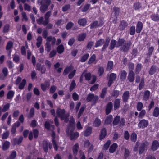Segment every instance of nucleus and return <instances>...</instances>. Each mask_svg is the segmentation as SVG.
Listing matches in <instances>:
<instances>
[{"mask_svg":"<svg viewBox=\"0 0 159 159\" xmlns=\"http://www.w3.org/2000/svg\"><path fill=\"white\" fill-rule=\"evenodd\" d=\"M76 70H74L70 72L68 75V77L69 79H72L75 75Z\"/></svg>","mask_w":159,"mask_h":159,"instance_id":"nucleus-54","label":"nucleus"},{"mask_svg":"<svg viewBox=\"0 0 159 159\" xmlns=\"http://www.w3.org/2000/svg\"><path fill=\"white\" fill-rule=\"evenodd\" d=\"M85 110V107L84 106H82L80 109V111L78 113V118H80L82 114L83 113V112Z\"/></svg>","mask_w":159,"mask_h":159,"instance_id":"nucleus-63","label":"nucleus"},{"mask_svg":"<svg viewBox=\"0 0 159 159\" xmlns=\"http://www.w3.org/2000/svg\"><path fill=\"white\" fill-rule=\"evenodd\" d=\"M72 119L69 121V125L67 126L66 132H68L70 129L75 130V121L73 116Z\"/></svg>","mask_w":159,"mask_h":159,"instance_id":"nucleus-6","label":"nucleus"},{"mask_svg":"<svg viewBox=\"0 0 159 159\" xmlns=\"http://www.w3.org/2000/svg\"><path fill=\"white\" fill-rule=\"evenodd\" d=\"M79 148V146L78 143L75 144L72 147V149L73 154L75 157H76Z\"/></svg>","mask_w":159,"mask_h":159,"instance_id":"nucleus-13","label":"nucleus"},{"mask_svg":"<svg viewBox=\"0 0 159 159\" xmlns=\"http://www.w3.org/2000/svg\"><path fill=\"white\" fill-rule=\"evenodd\" d=\"M66 111L64 109H61L60 108H57L56 110V114L58 116L61 118V120H64L66 123H67L69 121V113L65 114Z\"/></svg>","mask_w":159,"mask_h":159,"instance_id":"nucleus-1","label":"nucleus"},{"mask_svg":"<svg viewBox=\"0 0 159 159\" xmlns=\"http://www.w3.org/2000/svg\"><path fill=\"white\" fill-rule=\"evenodd\" d=\"M34 114V110L33 107H32L30 110L29 113V114L27 118L29 119H30L33 117Z\"/></svg>","mask_w":159,"mask_h":159,"instance_id":"nucleus-35","label":"nucleus"},{"mask_svg":"<svg viewBox=\"0 0 159 159\" xmlns=\"http://www.w3.org/2000/svg\"><path fill=\"white\" fill-rule=\"evenodd\" d=\"M159 147V143L157 140H154L152 143L151 149L153 151L157 150Z\"/></svg>","mask_w":159,"mask_h":159,"instance_id":"nucleus-19","label":"nucleus"},{"mask_svg":"<svg viewBox=\"0 0 159 159\" xmlns=\"http://www.w3.org/2000/svg\"><path fill=\"white\" fill-rule=\"evenodd\" d=\"M74 25V23L71 21L68 22L66 26V29L69 30L71 29Z\"/></svg>","mask_w":159,"mask_h":159,"instance_id":"nucleus-56","label":"nucleus"},{"mask_svg":"<svg viewBox=\"0 0 159 159\" xmlns=\"http://www.w3.org/2000/svg\"><path fill=\"white\" fill-rule=\"evenodd\" d=\"M89 56V54L88 53L84 54L81 58L80 61L81 62H85L88 59Z\"/></svg>","mask_w":159,"mask_h":159,"instance_id":"nucleus-26","label":"nucleus"},{"mask_svg":"<svg viewBox=\"0 0 159 159\" xmlns=\"http://www.w3.org/2000/svg\"><path fill=\"white\" fill-rule=\"evenodd\" d=\"M51 3V0H41L40 2L41 6L39 9L40 11L42 13L45 12Z\"/></svg>","mask_w":159,"mask_h":159,"instance_id":"nucleus-2","label":"nucleus"},{"mask_svg":"<svg viewBox=\"0 0 159 159\" xmlns=\"http://www.w3.org/2000/svg\"><path fill=\"white\" fill-rule=\"evenodd\" d=\"M120 120V116H117L114 119L113 122V125H116L119 122Z\"/></svg>","mask_w":159,"mask_h":159,"instance_id":"nucleus-60","label":"nucleus"},{"mask_svg":"<svg viewBox=\"0 0 159 159\" xmlns=\"http://www.w3.org/2000/svg\"><path fill=\"white\" fill-rule=\"evenodd\" d=\"M36 70L39 71H40L41 73L44 74L46 71V68L44 65H41V63H37L36 65Z\"/></svg>","mask_w":159,"mask_h":159,"instance_id":"nucleus-7","label":"nucleus"},{"mask_svg":"<svg viewBox=\"0 0 159 159\" xmlns=\"http://www.w3.org/2000/svg\"><path fill=\"white\" fill-rule=\"evenodd\" d=\"M10 25L8 24L5 25L3 27V32L6 33L8 32L9 31Z\"/></svg>","mask_w":159,"mask_h":159,"instance_id":"nucleus-43","label":"nucleus"},{"mask_svg":"<svg viewBox=\"0 0 159 159\" xmlns=\"http://www.w3.org/2000/svg\"><path fill=\"white\" fill-rule=\"evenodd\" d=\"M117 144L116 143H113L110 147V152L112 153L115 152L117 147Z\"/></svg>","mask_w":159,"mask_h":159,"instance_id":"nucleus-34","label":"nucleus"},{"mask_svg":"<svg viewBox=\"0 0 159 159\" xmlns=\"http://www.w3.org/2000/svg\"><path fill=\"white\" fill-rule=\"evenodd\" d=\"M71 68L70 66H67L66 67L65 69L64 72L63 73V75H66L70 71Z\"/></svg>","mask_w":159,"mask_h":159,"instance_id":"nucleus-57","label":"nucleus"},{"mask_svg":"<svg viewBox=\"0 0 159 159\" xmlns=\"http://www.w3.org/2000/svg\"><path fill=\"white\" fill-rule=\"evenodd\" d=\"M150 95V92L149 91L146 90L145 91L143 99L145 100H147L149 98Z\"/></svg>","mask_w":159,"mask_h":159,"instance_id":"nucleus-48","label":"nucleus"},{"mask_svg":"<svg viewBox=\"0 0 159 159\" xmlns=\"http://www.w3.org/2000/svg\"><path fill=\"white\" fill-rule=\"evenodd\" d=\"M104 71V68L102 66L100 67L98 69V73L99 76H102Z\"/></svg>","mask_w":159,"mask_h":159,"instance_id":"nucleus-62","label":"nucleus"},{"mask_svg":"<svg viewBox=\"0 0 159 159\" xmlns=\"http://www.w3.org/2000/svg\"><path fill=\"white\" fill-rule=\"evenodd\" d=\"M10 143L9 141H6L4 142L2 146V149L3 151L7 150L9 148Z\"/></svg>","mask_w":159,"mask_h":159,"instance_id":"nucleus-21","label":"nucleus"},{"mask_svg":"<svg viewBox=\"0 0 159 159\" xmlns=\"http://www.w3.org/2000/svg\"><path fill=\"white\" fill-rule=\"evenodd\" d=\"M148 143L147 142L142 143L139 148V154H142L145 150H147L148 147Z\"/></svg>","mask_w":159,"mask_h":159,"instance_id":"nucleus-5","label":"nucleus"},{"mask_svg":"<svg viewBox=\"0 0 159 159\" xmlns=\"http://www.w3.org/2000/svg\"><path fill=\"white\" fill-rule=\"evenodd\" d=\"M10 105V104L9 103H7L5 105L3 106L2 108V112H4L7 111L9 109Z\"/></svg>","mask_w":159,"mask_h":159,"instance_id":"nucleus-44","label":"nucleus"},{"mask_svg":"<svg viewBox=\"0 0 159 159\" xmlns=\"http://www.w3.org/2000/svg\"><path fill=\"white\" fill-rule=\"evenodd\" d=\"M129 96V92L128 91H125L123 94L122 97L123 102H127Z\"/></svg>","mask_w":159,"mask_h":159,"instance_id":"nucleus-14","label":"nucleus"},{"mask_svg":"<svg viewBox=\"0 0 159 159\" xmlns=\"http://www.w3.org/2000/svg\"><path fill=\"white\" fill-rule=\"evenodd\" d=\"M50 85L49 81L46 80L44 83L41 84V88L42 90L43 91H45L47 88H48Z\"/></svg>","mask_w":159,"mask_h":159,"instance_id":"nucleus-10","label":"nucleus"},{"mask_svg":"<svg viewBox=\"0 0 159 159\" xmlns=\"http://www.w3.org/2000/svg\"><path fill=\"white\" fill-rule=\"evenodd\" d=\"M94 98V94L93 93L89 94L86 98V101L88 102H90L92 101Z\"/></svg>","mask_w":159,"mask_h":159,"instance_id":"nucleus-42","label":"nucleus"},{"mask_svg":"<svg viewBox=\"0 0 159 159\" xmlns=\"http://www.w3.org/2000/svg\"><path fill=\"white\" fill-rule=\"evenodd\" d=\"M107 88L105 87L102 91V92L100 95V97L101 98H104L105 95L107 93Z\"/></svg>","mask_w":159,"mask_h":159,"instance_id":"nucleus-53","label":"nucleus"},{"mask_svg":"<svg viewBox=\"0 0 159 159\" xmlns=\"http://www.w3.org/2000/svg\"><path fill=\"white\" fill-rule=\"evenodd\" d=\"M23 140V137L21 136L18 139L16 138H15L13 139V141L14 143L18 145H20L22 142Z\"/></svg>","mask_w":159,"mask_h":159,"instance_id":"nucleus-22","label":"nucleus"},{"mask_svg":"<svg viewBox=\"0 0 159 159\" xmlns=\"http://www.w3.org/2000/svg\"><path fill=\"white\" fill-rule=\"evenodd\" d=\"M70 7V4L65 5L62 7V10L63 12H66L69 9Z\"/></svg>","mask_w":159,"mask_h":159,"instance_id":"nucleus-58","label":"nucleus"},{"mask_svg":"<svg viewBox=\"0 0 159 159\" xmlns=\"http://www.w3.org/2000/svg\"><path fill=\"white\" fill-rule=\"evenodd\" d=\"M105 42V40L102 39H100L95 43V47L96 48L102 46Z\"/></svg>","mask_w":159,"mask_h":159,"instance_id":"nucleus-23","label":"nucleus"},{"mask_svg":"<svg viewBox=\"0 0 159 159\" xmlns=\"http://www.w3.org/2000/svg\"><path fill=\"white\" fill-rule=\"evenodd\" d=\"M91 5L90 4H87L84 5V7L82 8L81 11L82 12H85L87 11L90 7Z\"/></svg>","mask_w":159,"mask_h":159,"instance_id":"nucleus-46","label":"nucleus"},{"mask_svg":"<svg viewBox=\"0 0 159 159\" xmlns=\"http://www.w3.org/2000/svg\"><path fill=\"white\" fill-rule=\"evenodd\" d=\"M74 130L70 129L68 131V132H66L67 135L69 136L71 140H75L79 136V133L77 131L74 132Z\"/></svg>","mask_w":159,"mask_h":159,"instance_id":"nucleus-3","label":"nucleus"},{"mask_svg":"<svg viewBox=\"0 0 159 159\" xmlns=\"http://www.w3.org/2000/svg\"><path fill=\"white\" fill-rule=\"evenodd\" d=\"M51 14V11H49L47 12L45 15V20L44 21V24L47 25L49 22V17H50Z\"/></svg>","mask_w":159,"mask_h":159,"instance_id":"nucleus-11","label":"nucleus"},{"mask_svg":"<svg viewBox=\"0 0 159 159\" xmlns=\"http://www.w3.org/2000/svg\"><path fill=\"white\" fill-rule=\"evenodd\" d=\"M157 68V66L155 65L152 66L149 71V74L151 75L154 74L155 73Z\"/></svg>","mask_w":159,"mask_h":159,"instance_id":"nucleus-28","label":"nucleus"},{"mask_svg":"<svg viewBox=\"0 0 159 159\" xmlns=\"http://www.w3.org/2000/svg\"><path fill=\"white\" fill-rule=\"evenodd\" d=\"M153 115L156 117H158L159 115V108L156 107L153 111Z\"/></svg>","mask_w":159,"mask_h":159,"instance_id":"nucleus-37","label":"nucleus"},{"mask_svg":"<svg viewBox=\"0 0 159 159\" xmlns=\"http://www.w3.org/2000/svg\"><path fill=\"white\" fill-rule=\"evenodd\" d=\"M85 79L86 80L89 81L91 80V75L90 72L86 73L84 75Z\"/></svg>","mask_w":159,"mask_h":159,"instance_id":"nucleus-59","label":"nucleus"},{"mask_svg":"<svg viewBox=\"0 0 159 159\" xmlns=\"http://www.w3.org/2000/svg\"><path fill=\"white\" fill-rule=\"evenodd\" d=\"M116 78V75L114 73L110 74V85L112 83L113 81L115 80Z\"/></svg>","mask_w":159,"mask_h":159,"instance_id":"nucleus-32","label":"nucleus"},{"mask_svg":"<svg viewBox=\"0 0 159 159\" xmlns=\"http://www.w3.org/2000/svg\"><path fill=\"white\" fill-rule=\"evenodd\" d=\"M125 41V40L123 38L119 39L116 45V47H119L120 46H122L124 44Z\"/></svg>","mask_w":159,"mask_h":159,"instance_id":"nucleus-25","label":"nucleus"},{"mask_svg":"<svg viewBox=\"0 0 159 159\" xmlns=\"http://www.w3.org/2000/svg\"><path fill=\"white\" fill-rule=\"evenodd\" d=\"M51 125L50 123L48 121H46L45 122L44 127L48 130H50Z\"/></svg>","mask_w":159,"mask_h":159,"instance_id":"nucleus-64","label":"nucleus"},{"mask_svg":"<svg viewBox=\"0 0 159 159\" xmlns=\"http://www.w3.org/2000/svg\"><path fill=\"white\" fill-rule=\"evenodd\" d=\"M101 124V121L100 119L98 117H97L95 120L94 123L93 125L96 127H99Z\"/></svg>","mask_w":159,"mask_h":159,"instance_id":"nucleus-30","label":"nucleus"},{"mask_svg":"<svg viewBox=\"0 0 159 159\" xmlns=\"http://www.w3.org/2000/svg\"><path fill=\"white\" fill-rule=\"evenodd\" d=\"M14 94L15 92L13 91H9L7 93V98L8 99L12 100V98L14 96Z\"/></svg>","mask_w":159,"mask_h":159,"instance_id":"nucleus-24","label":"nucleus"},{"mask_svg":"<svg viewBox=\"0 0 159 159\" xmlns=\"http://www.w3.org/2000/svg\"><path fill=\"white\" fill-rule=\"evenodd\" d=\"M154 50V47L153 46H151L148 49V52L147 54V55L148 57H150L151 55H152V52H153Z\"/></svg>","mask_w":159,"mask_h":159,"instance_id":"nucleus-50","label":"nucleus"},{"mask_svg":"<svg viewBox=\"0 0 159 159\" xmlns=\"http://www.w3.org/2000/svg\"><path fill=\"white\" fill-rule=\"evenodd\" d=\"M92 128L91 126L87 127L86 129L84 131V134L85 137L89 136L92 134Z\"/></svg>","mask_w":159,"mask_h":159,"instance_id":"nucleus-12","label":"nucleus"},{"mask_svg":"<svg viewBox=\"0 0 159 159\" xmlns=\"http://www.w3.org/2000/svg\"><path fill=\"white\" fill-rule=\"evenodd\" d=\"M135 74L134 72L131 70H130L129 72L128 76V79L130 82H133L134 81V79Z\"/></svg>","mask_w":159,"mask_h":159,"instance_id":"nucleus-18","label":"nucleus"},{"mask_svg":"<svg viewBox=\"0 0 159 159\" xmlns=\"http://www.w3.org/2000/svg\"><path fill=\"white\" fill-rule=\"evenodd\" d=\"M131 45V43L130 41H128L121 46V49L124 52H127L129 50Z\"/></svg>","mask_w":159,"mask_h":159,"instance_id":"nucleus-8","label":"nucleus"},{"mask_svg":"<svg viewBox=\"0 0 159 159\" xmlns=\"http://www.w3.org/2000/svg\"><path fill=\"white\" fill-rule=\"evenodd\" d=\"M127 26V23L124 21H121L119 26L120 29L123 30Z\"/></svg>","mask_w":159,"mask_h":159,"instance_id":"nucleus-47","label":"nucleus"},{"mask_svg":"<svg viewBox=\"0 0 159 159\" xmlns=\"http://www.w3.org/2000/svg\"><path fill=\"white\" fill-rule=\"evenodd\" d=\"M57 52L59 54H61L64 51V48L62 44L59 45L57 48Z\"/></svg>","mask_w":159,"mask_h":159,"instance_id":"nucleus-20","label":"nucleus"},{"mask_svg":"<svg viewBox=\"0 0 159 159\" xmlns=\"http://www.w3.org/2000/svg\"><path fill=\"white\" fill-rule=\"evenodd\" d=\"M87 21L85 18L80 19L78 21V24L80 26L84 27L86 25Z\"/></svg>","mask_w":159,"mask_h":159,"instance_id":"nucleus-15","label":"nucleus"},{"mask_svg":"<svg viewBox=\"0 0 159 159\" xmlns=\"http://www.w3.org/2000/svg\"><path fill=\"white\" fill-rule=\"evenodd\" d=\"M107 135L106 130L105 128H103L101 131L100 134L99 135V139L102 140Z\"/></svg>","mask_w":159,"mask_h":159,"instance_id":"nucleus-16","label":"nucleus"},{"mask_svg":"<svg viewBox=\"0 0 159 159\" xmlns=\"http://www.w3.org/2000/svg\"><path fill=\"white\" fill-rule=\"evenodd\" d=\"M26 80L25 79H23L21 83L19 85L18 87L19 89L20 90L23 89L26 84Z\"/></svg>","mask_w":159,"mask_h":159,"instance_id":"nucleus-33","label":"nucleus"},{"mask_svg":"<svg viewBox=\"0 0 159 159\" xmlns=\"http://www.w3.org/2000/svg\"><path fill=\"white\" fill-rule=\"evenodd\" d=\"M86 37V34L85 33H83L79 35L77 38V40L79 41H82L84 40Z\"/></svg>","mask_w":159,"mask_h":159,"instance_id":"nucleus-27","label":"nucleus"},{"mask_svg":"<svg viewBox=\"0 0 159 159\" xmlns=\"http://www.w3.org/2000/svg\"><path fill=\"white\" fill-rule=\"evenodd\" d=\"M127 73L125 70L122 71L120 74V78L122 81L125 80L126 78Z\"/></svg>","mask_w":159,"mask_h":159,"instance_id":"nucleus-41","label":"nucleus"},{"mask_svg":"<svg viewBox=\"0 0 159 159\" xmlns=\"http://www.w3.org/2000/svg\"><path fill=\"white\" fill-rule=\"evenodd\" d=\"M57 87L54 85H52L51 87L49 89V92L50 93H53L55 92Z\"/></svg>","mask_w":159,"mask_h":159,"instance_id":"nucleus-61","label":"nucleus"},{"mask_svg":"<svg viewBox=\"0 0 159 159\" xmlns=\"http://www.w3.org/2000/svg\"><path fill=\"white\" fill-rule=\"evenodd\" d=\"M44 18L42 16L39 19H37L36 20V21L37 23L39 25H43L44 26H46L47 25H45L44 23Z\"/></svg>","mask_w":159,"mask_h":159,"instance_id":"nucleus-45","label":"nucleus"},{"mask_svg":"<svg viewBox=\"0 0 159 159\" xmlns=\"http://www.w3.org/2000/svg\"><path fill=\"white\" fill-rule=\"evenodd\" d=\"M120 100L119 99H116L114 102V109L116 110L118 109L120 106Z\"/></svg>","mask_w":159,"mask_h":159,"instance_id":"nucleus-31","label":"nucleus"},{"mask_svg":"<svg viewBox=\"0 0 159 159\" xmlns=\"http://www.w3.org/2000/svg\"><path fill=\"white\" fill-rule=\"evenodd\" d=\"M9 132L8 131H7L5 132H4L2 135V139H6L9 137Z\"/></svg>","mask_w":159,"mask_h":159,"instance_id":"nucleus-52","label":"nucleus"},{"mask_svg":"<svg viewBox=\"0 0 159 159\" xmlns=\"http://www.w3.org/2000/svg\"><path fill=\"white\" fill-rule=\"evenodd\" d=\"M152 20L155 21H159V15L157 14H152L151 16Z\"/></svg>","mask_w":159,"mask_h":159,"instance_id":"nucleus-38","label":"nucleus"},{"mask_svg":"<svg viewBox=\"0 0 159 159\" xmlns=\"http://www.w3.org/2000/svg\"><path fill=\"white\" fill-rule=\"evenodd\" d=\"M143 27V24L140 21H138L136 25V32L137 33H140Z\"/></svg>","mask_w":159,"mask_h":159,"instance_id":"nucleus-17","label":"nucleus"},{"mask_svg":"<svg viewBox=\"0 0 159 159\" xmlns=\"http://www.w3.org/2000/svg\"><path fill=\"white\" fill-rule=\"evenodd\" d=\"M17 156L16 152L15 151L13 150L11 154L9 156V157L10 159H15Z\"/></svg>","mask_w":159,"mask_h":159,"instance_id":"nucleus-49","label":"nucleus"},{"mask_svg":"<svg viewBox=\"0 0 159 159\" xmlns=\"http://www.w3.org/2000/svg\"><path fill=\"white\" fill-rule=\"evenodd\" d=\"M13 46V43L11 41H9L6 46V49L7 51H9Z\"/></svg>","mask_w":159,"mask_h":159,"instance_id":"nucleus-39","label":"nucleus"},{"mask_svg":"<svg viewBox=\"0 0 159 159\" xmlns=\"http://www.w3.org/2000/svg\"><path fill=\"white\" fill-rule=\"evenodd\" d=\"M120 10L119 8L117 7H114L113 8V12L114 14L115 15L116 18H117V16H118Z\"/></svg>","mask_w":159,"mask_h":159,"instance_id":"nucleus-51","label":"nucleus"},{"mask_svg":"<svg viewBox=\"0 0 159 159\" xmlns=\"http://www.w3.org/2000/svg\"><path fill=\"white\" fill-rule=\"evenodd\" d=\"M52 145L50 142H48L47 140H44L43 142V148L45 153H47L48 152V148L51 149Z\"/></svg>","mask_w":159,"mask_h":159,"instance_id":"nucleus-4","label":"nucleus"},{"mask_svg":"<svg viewBox=\"0 0 159 159\" xmlns=\"http://www.w3.org/2000/svg\"><path fill=\"white\" fill-rule=\"evenodd\" d=\"M144 85V78H142L140 83L139 84V90H141L142 88L143 87Z\"/></svg>","mask_w":159,"mask_h":159,"instance_id":"nucleus-55","label":"nucleus"},{"mask_svg":"<svg viewBox=\"0 0 159 159\" xmlns=\"http://www.w3.org/2000/svg\"><path fill=\"white\" fill-rule=\"evenodd\" d=\"M96 55L95 54L92 55L88 61V64H91L94 62L96 60Z\"/></svg>","mask_w":159,"mask_h":159,"instance_id":"nucleus-29","label":"nucleus"},{"mask_svg":"<svg viewBox=\"0 0 159 159\" xmlns=\"http://www.w3.org/2000/svg\"><path fill=\"white\" fill-rule=\"evenodd\" d=\"M76 84L75 80L72 81L69 88V91L71 92L75 88Z\"/></svg>","mask_w":159,"mask_h":159,"instance_id":"nucleus-36","label":"nucleus"},{"mask_svg":"<svg viewBox=\"0 0 159 159\" xmlns=\"http://www.w3.org/2000/svg\"><path fill=\"white\" fill-rule=\"evenodd\" d=\"M148 124V121L147 120L143 119L140 121L138 124V127L142 129L146 127Z\"/></svg>","mask_w":159,"mask_h":159,"instance_id":"nucleus-9","label":"nucleus"},{"mask_svg":"<svg viewBox=\"0 0 159 159\" xmlns=\"http://www.w3.org/2000/svg\"><path fill=\"white\" fill-rule=\"evenodd\" d=\"M98 21L97 20L94 21L90 24V28L91 29H92L95 28H96L98 27Z\"/></svg>","mask_w":159,"mask_h":159,"instance_id":"nucleus-40","label":"nucleus"}]
</instances>
